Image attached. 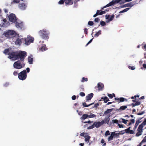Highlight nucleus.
I'll list each match as a JSON object with an SVG mask.
<instances>
[{"label":"nucleus","instance_id":"nucleus-21","mask_svg":"<svg viewBox=\"0 0 146 146\" xmlns=\"http://www.w3.org/2000/svg\"><path fill=\"white\" fill-rule=\"evenodd\" d=\"M134 5V4L133 3V2H131L130 3H128L127 4H125L123 5V7H130V8H131L133 7Z\"/></svg>","mask_w":146,"mask_h":146},{"label":"nucleus","instance_id":"nucleus-30","mask_svg":"<svg viewBox=\"0 0 146 146\" xmlns=\"http://www.w3.org/2000/svg\"><path fill=\"white\" fill-rule=\"evenodd\" d=\"M102 99H103L105 103H106L107 102L109 101V100L107 97H105L104 98H101Z\"/></svg>","mask_w":146,"mask_h":146},{"label":"nucleus","instance_id":"nucleus-44","mask_svg":"<svg viewBox=\"0 0 146 146\" xmlns=\"http://www.w3.org/2000/svg\"><path fill=\"white\" fill-rule=\"evenodd\" d=\"M88 25L90 26H92L93 25V23L92 21H89L88 22Z\"/></svg>","mask_w":146,"mask_h":146},{"label":"nucleus","instance_id":"nucleus-26","mask_svg":"<svg viewBox=\"0 0 146 146\" xmlns=\"http://www.w3.org/2000/svg\"><path fill=\"white\" fill-rule=\"evenodd\" d=\"M115 132H112L111 134V135L108 138V141H109L112 140L113 137L115 136Z\"/></svg>","mask_w":146,"mask_h":146},{"label":"nucleus","instance_id":"nucleus-11","mask_svg":"<svg viewBox=\"0 0 146 146\" xmlns=\"http://www.w3.org/2000/svg\"><path fill=\"white\" fill-rule=\"evenodd\" d=\"M9 20L12 23H15L17 21L15 15L13 13L11 14L8 16Z\"/></svg>","mask_w":146,"mask_h":146},{"label":"nucleus","instance_id":"nucleus-56","mask_svg":"<svg viewBox=\"0 0 146 146\" xmlns=\"http://www.w3.org/2000/svg\"><path fill=\"white\" fill-rule=\"evenodd\" d=\"M76 97L74 95L72 97V100H74L76 99Z\"/></svg>","mask_w":146,"mask_h":146},{"label":"nucleus","instance_id":"nucleus-1","mask_svg":"<svg viewBox=\"0 0 146 146\" xmlns=\"http://www.w3.org/2000/svg\"><path fill=\"white\" fill-rule=\"evenodd\" d=\"M38 34L41 38L43 39L48 40L49 38L50 32L46 29L40 30L38 32Z\"/></svg>","mask_w":146,"mask_h":146},{"label":"nucleus","instance_id":"nucleus-6","mask_svg":"<svg viewBox=\"0 0 146 146\" xmlns=\"http://www.w3.org/2000/svg\"><path fill=\"white\" fill-rule=\"evenodd\" d=\"M126 2L125 0H113L105 6V7H108L110 6L114 5L115 3H119L120 4L124 3Z\"/></svg>","mask_w":146,"mask_h":146},{"label":"nucleus","instance_id":"nucleus-41","mask_svg":"<svg viewBox=\"0 0 146 146\" xmlns=\"http://www.w3.org/2000/svg\"><path fill=\"white\" fill-rule=\"evenodd\" d=\"M125 99L123 98H119V101L120 102H123L125 101Z\"/></svg>","mask_w":146,"mask_h":146},{"label":"nucleus","instance_id":"nucleus-25","mask_svg":"<svg viewBox=\"0 0 146 146\" xmlns=\"http://www.w3.org/2000/svg\"><path fill=\"white\" fill-rule=\"evenodd\" d=\"M93 96V93H91L88 94L87 96L86 97V100L87 101L90 100L92 98Z\"/></svg>","mask_w":146,"mask_h":146},{"label":"nucleus","instance_id":"nucleus-4","mask_svg":"<svg viewBox=\"0 0 146 146\" xmlns=\"http://www.w3.org/2000/svg\"><path fill=\"white\" fill-rule=\"evenodd\" d=\"M23 40L25 42V44L27 45H29L31 43H33L34 40L33 37L28 35L27 37L23 38Z\"/></svg>","mask_w":146,"mask_h":146},{"label":"nucleus","instance_id":"nucleus-42","mask_svg":"<svg viewBox=\"0 0 146 146\" xmlns=\"http://www.w3.org/2000/svg\"><path fill=\"white\" fill-rule=\"evenodd\" d=\"M94 124H93V125H92L91 126H90L88 127V129H93L94 128Z\"/></svg>","mask_w":146,"mask_h":146},{"label":"nucleus","instance_id":"nucleus-28","mask_svg":"<svg viewBox=\"0 0 146 146\" xmlns=\"http://www.w3.org/2000/svg\"><path fill=\"white\" fill-rule=\"evenodd\" d=\"M101 34V31L99 30L97 32H96V34L94 35V36L96 37H98V36Z\"/></svg>","mask_w":146,"mask_h":146},{"label":"nucleus","instance_id":"nucleus-22","mask_svg":"<svg viewBox=\"0 0 146 146\" xmlns=\"http://www.w3.org/2000/svg\"><path fill=\"white\" fill-rule=\"evenodd\" d=\"M33 58L32 55H30L28 58V61L30 64H32L33 63Z\"/></svg>","mask_w":146,"mask_h":146},{"label":"nucleus","instance_id":"nucleus-19","mask_svg":"<svg viewBox=\"0 0 146 146\" xmlns=\"http://www.w3.org/2000/svg\"><path fill=\"white\" fill-rule=\"evenodd\" d=\"M47 48L45 44H42V45L39 48L38 51L41 52H43L46 50Z\"/></svg>","mask_w":146,"mask_h":146},{"label":"nucleus","instance_id":"nucleus-38","mask_svg":"<svg viewBox=\"0 0 146 146\" xmlns=\"http://www.w3.org/2000/svg\"><path fill=\"white\" fill-rule=\"evenodd\" d=\"M127 133H129L131 134H133L134 133V131L133 130H130L129 131H128L127 132H126Z\"/></svg>","mask_w":146,"mask_h":146},{"label":"nucleus","instance_id":"nucleus-51","mask_svg":"<svg viewBox=\"0 0 146 146\" xmlns=\"http://www.w3.org/2000/svg\"><path fill=\"white\" fill-rule=\"evenodd\" d=\"M142 143L143 142H146V136H145L144 139H143L142 141L141 142Z\"/></svg>","mask_w":146,"mask_h":146},{"label":"nucleus","instance_id":"nucleus-54","mask_svg":"<svg viewBox=\"0 0 146 146\" xmlns=\"http://www.w3.org/2000/svg\"><path fill=\"white\" fill-rule=\"evenodd\" d=\"M108 96L110 98H112L113 97V95L111 94H108Z\"/></svg>","mask_w":146,"mask_h":146},{"label":"nucleus","instance_id":"nucleus-17","mask_svg":"<svg viewBox=\"0 0 146 146\" xmlns=\"http://www.w3.org/2000/svg\"><path fill=\"white\" fill-rule=\"evenodd\" d=\"M80 0H64V1L66 5H71L73 3H75L76 2L79 1Z\"/></svg>","mask_w":146,"mask_h":146},{"label":"nucleus","instance_id":"nucleus-18","mask_svg":"<svg viewBox=\"0 0 146 146\" xmlns=\"http://www.w3.org/2000/svg\"><path fill=\"white\" fill-rule=\"evenodd\" d=\"M104 123V121H102L101 122H95L94 123V126L96 128H98Z\"/></svg>","mask_w":146,"mask_h":146},{"label":"nucleus","instance_id":"nucleus-48","mask_svg":"<svg viewBox=\"0 0 146 146\" xmlns=\"http://www.w3.org/2000/svg\"><path fill=\"white\" fill-rule=\"evenodd\" d=\"M8 52H9V50L8 49H5L4 51V53L5 54H8Z\"/></svg>","mask_w":146,"mask_h":146},{"label":"nucleus","instance_id":"nucleus-20","mask_svg":"<svg viewBox=\"0 0 146 146\" xmlns=\"http://www.w3.org/2000/svg\"><path fill=\"white\" fill-rule=\"evenodd\" d=\"M106 19H107L106 22L107 23H108L113 19L114 18V15H113L110 17V15H106Z\"/></svg>","mask_w":146,"mask_h":146},{"label":"nucleus","instance_id":"nucleus-34","mask_svg":"<svg viewBox=\"0 0 146 146\" xmlns=\"http://www.w3.org/2000/svg\"><path fill=\"white\" fill-rule=\"evenodd\" d=\"M89 118H93L95 117L96 116V115L93 113H90V115H88Z\"/></svg>","mask_w":146,"mask_h":146},{"label":"nucleus","instance_id":"nucleus-5","mask_svg":"<svg viewBox=\"0 0 146 146\" xmlns=\"http://www.w3.org/2000/svg\"><path fill=\"white\" fill-rule=\"evenodd\" d=\"M17 53L18 59L20 58V60L22 61H23L27 55V53L25 51H20Z\"/></svg>","mask_w":146,"mask_h":146},{"label":"nucleus","instance_id":"nucleus-23","mask_svg":"<svg viewBox=\"0 0 146 146\" xmlns=\"http://www.w3.org/2000/svg\"><path fill=\"white\" fill-rule=\"evenodd\" d=\"M98 86L99 90H102L104 87L103 84L101 83H98Z\"/></svg>","mask_w":146,"mask_h":146},{"label":"nucleus","instance_id":"nucleus-43","mask_svg":"<svg viewBox=\"0 0 146 146\" xmlns=\"http://www.w3.org/2000/svg\"><path fill=\"white\" fill-rule=\"evenodd\" d=\"M146 125V122L144 121L142 123V124L140 125H141L142 126V128H143L144 126Z\"/></svg>","mask_w":146,"mask_h":146},{"label":"nucleus","instance_id":"nucleus-64","mask_svg":"<svg viewBox=\"0 0 146 146\" xmlns=\"http://www.w3.org/2000/svg\"><path fill=\"white\" fill-rule=\"evenodd\" d=\"M143 48L144 49H145V50H146V44H145L143 46Z\"/></svg>","mask_w":146,"mask_h":146},{"label":"nucleus","instance_id":"nucleus-2","mask_svg":"<svg viewBox=\"0 0 146 146\" xmlns=\"http://www.w3.org/2000/svg\"><path fill=\"white\" fill-rule=\"evenodd\" d=\"M17 33L15 31L11 30L4 31L3 34L8 38L15 37Z\"/></svg>","mask_w":146,"mask_h":146},{"label":"nucleus","instance_id":"nucleus-24","mask_svg":"<svg viewBox=\"0 0 146 146\" xmlns=\"http://www.w3.org/2000/svg\"><path fill=\"white\" fill-rule=\"evenodd\" d=\"M110 116V115H108L106 117V118L104 119V120H103L104 121V123L105 122L106 123L108 124V122L110 120L109 117Z\"/></svg>","mask_w":146,"mask_h":146},{"label":"nucleus","instance_id":"nucleus-59","mask_svg":"<svg viewBox=\"0 0 146 146\" xmlns=\"http://www.w3.org/2000/svg\"><path fill=\"white\" fill-rule=\"evenodd\" d=\"M144 113V112L143 111L141 113H137V115H141L143 114Z\"/></svg>","mask_w":146,"mask_h":146},{"label":"nucleus","instance_id":"nucleus-36","mask_svg":"<svg viewBox=\"0 0 146 146\" xmlns=\"http://www.w3.org/2000/svg\"><path fill=\"white\" fill-rule=\"evenodd\" d=\"M88 80L87 78H85L84 77H83L82 78V80H81V82H84L85 81H86V82L87 81H88Z\"/></svg>","mask_w":146,"mask_h":146},{"label":"nucleus","instance_id":"nucleus-35","mask_svg":"<svg viewBox=\"0 0 146 146\" xmlns=\"http://www.w3.org/2000/svg\"><path fill=\"white\" fill-rule=\"evenodd\" d=\"M121 119L122 120V122L125 124H126L127 123V121H128V120H125L123 118Z\"/></svg>","mask_w":146,"mask_h":146},{"label":"nucleus","instance_id":"nucleus-53","mask_svg":"<svg viewBox=\"0 0 146 146\" xmlns=\"http://www.w3.org/2000/svg\"><path fill=\"white\" fill-rule=\"evenodd\" d=\"M93 39V38L92 39H91L87 44L86 45V46H87L92 41V40Z\"/></svg>","mask_w":146,"mask_h":146},{"label":"nucleus","instance_id":"nucleus-33","mask_svg":"<svg viewBox=\"0 0 146 146\" xmlns=\"http://www.w3.org/2000/svg\"><path fill=\"white\" fill-rule=\"evenodd\" d=\"M127 108V106H122L119 108V109L121 110H124Z\"/></svg>","mask_w":146,"mask_h":146},{"label":"nucleus","instance_id":"nucleus-62","mask_svg":"<svg viewBox=\"0 0 146 146\" xmlns=\"http://www.w3.org/2000/svg\"><path fill=\"white\" fill-rule=\"evenodd\" d=\"M4 11L6 13H7L8 12V10L6 9H4Z\"/></svg>","mask_w":146,"mask_h":146},{"label":"nucleus","instance_id":"nucleus-31","mask_svg":"<svg viewBox=\"0 0 146 146\" xmlns=\"http://www.w3.org/2000/svg\"><path fill=\"white\" fill-rule=\"evenodd\" d=\"M142 119V118H140L137 121H136L135 124V126L136 128L138 126V125L139 123L141 122V121H140V120H141Z\"/></svg>","mask_w":146,"mask_h":146},{"label":"nucleus","instance_id":"nucleus-46","mask_svg":"<svg viewBox=\"0 0 146 146\" xmlns=\"http://www.w3.org/2000/svg\"><path fill=\"white\" fill-rule=\"evenodd\" d=\"M110 133L109 131H107L105 133V135L106 136L110 135Z\"/></svg>","mask_w":146,"mask_h":146},{"label":"nucleus","instance_id":"nucleus-15","mask_svg":"<svg viewBox=\"0 0 146 146\" xmlns=\"http://www.w3.org/2000/svg\"><path fill=\"white\" fill-rule=\"evenodd\" d=\"M16 23L15 26L16 27L21 29H22L23 28L24 24L23 22L18 21H17Z\"/></svg>","mask_w":146,"mask_h":146},{"label":"nucleus","instance_id":"nucleus-8","mask_svg":"<svg viewBox=\"0 0 146 146\" xmlns=\"http://www.w3.org/2000/svg\"><path fill=\"white\" fill-rule=\"evenodd\" d=\"M26 70H23L19 74L18 77L19 79L22 80H25L27 77Z\"/></svg>","mask_w":146,"mask_h":146},{"label":"nucleus","instance_id":"nucleus-3","mask_svg":"<svg viewBox=\"0 0 146 146\" xmlns=\"http://www.w3.org/2000/svg\"><path fill=\"white\" fill-rule=\"evenodd\" d=\"M25 64L23 62H21L20 61L18 60L15 62L13 64V67L14 68L20 69L24 67Z\"/></svg>","mask_w":146,"mask_h":146},{"label":"nucleus","instance_id":"nucleus-37","mask_svg":"<svg viewBox=\"0 0 146 146\" xmlns=\"http://www.w3.org/2000/svg\"><path fill=\"white\" fill-rule=\"evenodd\" d=\"M128 68L129 69H131L132 70H134L135 69V67L134 66H129Z\"/></svg>","mask_w":146,"mask_h":146},{"label":"nucleus","instance_id":"nucleus-45","mask_svg":"<svg viewBox=\"0 0 146 146\" xmlns=\"http://www.w3.org/2000/svg\"><path fill=\"white\" fill-rule=\"evenodd\" d=\"M64 1L63 0H61L58 2V3L59 4H62L64 3Z\"/></svg>","mask_w":146,"mask_h":146},{"label":"nucleus","instance_id":"nucleus-14","mask_svg":"<svg viewBox=\"0 0 146 146\" xmlns=\"http://www.w3.org/2000/svg\"><path fill=\"white\" fill-rule=\"evenodd\" d=\"M23 38L21 36H19L18 37L17 39L15 42V44L17 45L20 46L22 43V41H23Z\"/></svg>","mask_w":146,"mask_h":146},{"label":"nucleus","instance_id":"nucleus-58","mask_svg":"<svg viewBox=\"0 0 146 146\" xmlns=\"http://www.w3.org/2000/svg\"><path fill=\"white\" fill-rule=\"evenodd\" d=\"M13 2L16 3H18L19 1V0H13Z\"/></svg>","mask_w":146,"mask_h":146},{"label":"nucleus","instance_id":"nucleus-32","mask_svg":"<svg viewBox=\"0 0 146 146\" xmlns=\"http://www.w3.org/2000/svg\"><path fill=\"white\" fill-rule=\"evenodd\" d=\"M94 103H91L90 104H89L88 105H86V103H85V102H84V103H83V105L85 107H88V106H91L92 105H93V104H94Z\"/></svg>","mask_w":146,"mask_h":146},{"label":"nucleus","instance_id":"nucleus-61","mask_svg":"<svg viewBox=\"0 0 146 146\" xmlns=\"http://www.w3.org/2000/svg\"><path fill=\"white\" fill-rule=\"evenodd\" d=\"M130 127H129L128 128L126 129L125 130V131L126 132V133L128 131H129L130 130Z\"/></svg>","mask_w":146,"mask_h":146},{"label":"nucleus","instance_id":"nucleus-12","mask_svg":"<svg viewBox=\"0 0 146 146\" xmlns=\"http://www.w3.org/2000/svg\"><path fill=\"white\" fill-rule=\"evenodd\" d=\"M10 25V23L5 19H2L1 21V26L5 27H6Z\"/></svg>","mask_w":146,"mask_h":146},{"label":"nucleus","instance_id":"nucleus-27","mask_svg":"<svg viewBox=\"0 0 146 146\" xmlns=\"http://www.w3.org/2000/svg\"><path fill=\"white\" fill-rule=\"evenodd\" d=\"M88 118H89L88 115L86 114H84L81 117L80 119L83 120H84Z\"/></svg>","mask_w":146,"mask_h":146},{"label":"nucleus","instance_id":"nucleus-7","mask_svg":"<svg viewBox=\"0 0 146 146\" xmlns=\"http://www.w3.org/2000/svg\"><path fill=\"white\" fill-rule=\"evenodd\" d=\"M9 57L11 60H15L18 59L17 53L12 52L9 53Z\"/></svg>","mask_w":146,"mask_h":146},{"label":"nucleus","instance_id":"nucleus-50","mask_svg":"<svg viewBox=\"0 0 146 146\" xmlns=\"http://www.w3.org/2000/svg\"><path fill=\"white\" fill-rule=\"evenodd\" d=\"M135 122V120L133 119H131V122L129 123V125H130L131 123H134Z\"/></svg>","mask_w":146,"mask_h":146},{"label":"nucleus","instance_id":"nucleus-10","mask_svg":"<svg viewBox=\"0 0 146 146\" xmlns=\"http://www.w3.org/2000/svg\"><path fill=\"white\" fill-rule=\"evenodd\" d=\"M106 7H105V6H104V7L101 8V11H100L98 10L97 11L96 13L93 15V17H95L98 15H103L105 13L106 11L108 12V9H106L105 11H103V9Z\"/></svg>","mask_w":146,"mask_h":146},{"label":"nucleus","instance_id":"nucleus-29","mask_svg":"<svg viewBox=\"0 0 146 146\" xmlns=\"http://www.w3.org/2000/svg\"><path fill=\"white\" fill-rule=\"evenodd\" d=\"M112 109H108L106 111L104 112V114L107 115L110 112H111L112 111Z\"/></svg>","mask_w":146,"mask_h":146},{"label":"nucleus","instance_id":"nucleus-52","mask_svg":"<svg viewBox=\"0 0 146 146\" xmlns=\"http://www.w3.org/2000/svg\"><path fill=\"white\" fill-rule=\"evenodd\" d=\"M80 95L81 96H85V94L84 93L81 92L80 93Z\"/></svg>","mask_w":146,"mask_h":146},{"label":"nucleus","instance_id":"nucleus-55","mask_svg":"<svg viewBox=\"0 0 146 146\" xmlns=\"http://www.w3.org/2000/svg\"><path fill=\"white\" fill-rule=\"evenodd\" d=\"M100 20L98 18H96L94 19V21L96 22H98Z\"/></svg>","mask_w":146,"mask_h":146},{"label":"nucleus","instance_id":"nucleus-9","mask_svg":"<svg viewBox=\"0 0 146 146\" xmlns=\"http://www.w3.org/2000/svg\"><path fill=\"white\" fill-rule=\"evenodd\" d=\"M81 136L84 137L85 138L84 140L86 143H88L89 142V140L91 138L87 133H82L80 134Z\"/></svg>","mask_w":146,"mask_h":146},{"label":"nucleus","instance_id":"nucleus-13","mask_svg":"<svg viewBox=\"0 0 146 146\" xmlns=\"http://www.w3.org/2000/svg\"><path fill=\"white\" fill-rule=\"evenodd\" d=\"M137 133L135 135L136 137H139L141 135L143 132V128L141 125H139L137 130Z\"/></svg>","mask_w":146,"mask_h":146},{"label":"nucleus","instance_id":"nucleus-39","mask_svg":"<svg viewBox=\"0 0 146 146\" xmlns=\"http://www.w3.org/2000/svg\"><path fill=\"white\" fill-rule=\"evenodd\" d=\"M141 102L140 101H136L135 103V104L136 105L138 106L139 105L141 104Z\"/></svg>","mask_w":146,"mask_h":146},{"label":"nucleus","instance_id":"nucleus-47","mask_svg":"<svg viewBox=\"0 0 146 146\" xmlns=\"http://www.w3.org/2000/svg\"><path fill=\"white\" fill-rule=\"evenodd\" d=\"M112 121L113 123H118V121L117 119H114V120H112Z\"/></svg>","mask_w":146,"mask_h":146},{"label":"nucleus","instance_id":"nucleus-57","mask_svg":"<svg viewBox=\"0 0 146 146\" xmlns=\"http://www.w3.org/2000/svg\"><path fill=\"white\" fill-rule=\"evenodd\" d=\"M13 74L14 75L16 76L17 75L18 73L17 72L15 71L14 72Z\"/></svg>","mask_w":146,"mask_h":146},{"label":"nucleus","instance_id":"nucleus-63","mask_svg":"<svg viewBox=\"0 0 146 146\" xmlns=\"http://www.w3.org/2000/svg\"><path fill=\"white\" fill-rule=\"evenodd\" d=\"M9 85V83L8 82H6L4 85V86L6 87L8 86Z\"/></svg>","mask_w":146,"mask_h":146},{"label":"nucleus","instance_id":"nucleus-49","mask_svg":"<svg viewBox=\"0 0 146 146\" xmlns=\"http://www.w3.org/2000/svg\"><path fill=\"white\" fill-rule=\"evenodd\" d=\"M130 9V8H128L125 9L123 10V11L124 12H126L127 11H128Z\"/></svg>","mask_w":146,"mask_h":146},{"label":"nucleus","instance_id":"nucleus-16","mask_svg":"<svg viewBox=\"0 0 146 146\" xmlns=\"http://www.w3.org/2000/svg\"><path fill=\"white\" fill-rule=\"evenodd\" d=\"M27 6L26 4H25L24 3H22L19 4V8L22 10H24L26 9Z\"/></svg>","mask_w":146,"mask_h":146},{"label":"nucleus","instance_id":"nucleus-40","mask_svg":"<svg viewBox=\"0 0 146 146\" xmlns=\"http://www.w3.org/2000/svg\"><path fill=\"white\" fill-rule=\"evenodd\" d=\"M101 25L102 26H104L106 25V23L104 21H101L100 23Z\"/></svg>","mask_w":146,"mask_h":146},{"label":"nucleus","instance_id":"nucleus-60","mask_svg":"<svg viewBox=\"0 0 146 146\" xmlns=\"http://www.w3.org/2000/svg\"><path fill=\"white\" fill-rule=\"evenodd\" d=\"M118 125L119 126V128H123V126L122 125L120 124H118Z\"/></svg>","mask_w":146,"mask_h":146}]
</instances>
